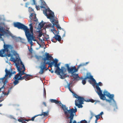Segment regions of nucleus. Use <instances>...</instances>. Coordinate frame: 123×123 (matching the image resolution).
Here are the masks:
<instances>
[{"instance_id":"obj_26","label":"nucleus","mask_w":123,"mask_h":123,"mask_svg":"<svg viewBox=\"0 0 123 123\" xmlns=\"http://www.w3.org/2000/svg\"><path fill=\"white\" fill-rule=\"evenodd\" d=\"M12 87L11 86L9 88V90L8 91L7 93H5L4 92H3V93L4 95H7L8 94L9 92L11 90V89L12 88Z\"/></svg>"},{"instance_id":"obj_17","label":"nucleus","mask_w":123,"mask_h":123,"mask_svg":"<svg viewBox=\"0 0 123 123\" xmlns=\"http://www.w3.org/2000/svg\"><path fill=\"white\" fill-rule=\"evenodd\" d=\"M29 17L31 20H33L34 21H35L36 22L38 21L37 19H36V15L34 13H31Z\"/></svg>"},{"instance_id":"obj_15","label":"nucleus","mask_w":123,"mask_h":123,"mask_svg":"<svg viewBox=\"0 0 123 123\" xmlns=\"http://www.w3.org/2000/svg\"><path fill=\"white\" fill-rule=\"evenodd\" d=\"M96 92L98 94L99 96L100 99L103 100H105L106 99L105 97V95L102 93V92L101 90L96 91Z\"/></svg>"},{"instance_id":"obj_22","label":"nucleus","mask_w":123,"mask_h":123,"mask_svg":"<svg viewBox=\"0 0 123 123\" xmlns=\"http://www.w3.org/2000/svg\"><path fill=\"white\" fill-rule=\"evenodd\" d=\"M72 76L73 77V78L74 79H77V78H79V77L78 76V74H72Z\"/></svg>"},{"instance_id":"obj_54","label":"nucleus","mask_w":123,"mask_h":123,"mask_svg":"<svg viewBox=\"0 0 123 123\" xmlns=\"http://www.w3.org/2000/svg\"><path fill=\"white\" fill-rule=\"evenodd\" d=\"M2 105V104H0V106H1Z\"/></svg>"},{"instance_id":"obj_57","label":"nucleus","mask_w":123,"mask_h":123,"mask_svg":"<svg viewBox=\"0 0 123 123\" xmlns=\"http://www.w3.org/2000/svg\"><path fill=\"white\" fill-rule=\"evenodd\" d=\"M27 123L26 122H24V123Z\"/></svg>"},{"instance_id":"obj_14","label":"nucleus","mask_w":123,"mask_h":123,"mask_svg":"<svg viewBox=\"0 0 123 123\" xmlns=\"http://www.w3.org/2000/svg\"><path fill=\"white\" fill-rule=\"evenodd\" d=\"M107 97H108L110 99H106V101L107 102H108L109 103H110L111 102V101L112 100L114 103H115V102L113 98L114 97V95L113 94H111L110 93L109 95H107Z\"/></svg>"},{"instance_id":"obj_46","label":"nucleus","mask_w":123,"mask_h":123,"mask_svg":"<svg viewBox=\"0 0 123 123\" xmlns=\"http://www.w3.org/2000/svg\"><path fill=\"white\" fill-rule=\"evenodd\" d=\"M24 120V121H27V122H28L29 121H31L30 119H25V120Z\"/></svg>"},{"instance_id":"obj_33","label":"nucleus","mask_w":123,"mask_h":123,"mask_svg":"<svg viewBox=\"0 0 123 123\" xmlns=\"http://www.w3.org/2000/svg\"><path fill=\"white\" fill-rule=\"evenodd\" d=\"M39 116L38 115H37L35 116L34 117H33L31 119H30L31 121H34V118L35 117H36L37 116Z\"/></svg>"},{"instance_id":"obj_35","label":"nucleus","mask_w":123,"mask_h":123,"mask_svg":"<svg viewBox=\"0 0 123 123\" xmlns=\"http://www.w3.org/2000/svg\"><path fill=\"white\" fill-rule=\"evenodd\" d=\"M87 121L85 120H82L80 122H78V123H87Z\"/></svg>"},{"instance_id":"obj_50","label":"nucleus","mask_w":123,"mask_h":123,"mask_svg":"<svg viewBox=\"0 0 123 123\" xmlns=\"http://www.w3.org/2000/svg\"><path fill=\"white\" fill-rule=\"evenodd\" d=\"M55 20L54 19H53L52 20V23H53L54 22V21Z\"/></svg>"},{"instance_id":"obj_10","label":"nucleus","mask_w":123,"mask_h":123,"mask_svg":"<svg viewBox=\"0 0 123 123\" xmlns=\"http://www.w3.org/2000/svg\"><path fill=\"white\" fill-rule=\"evenodd\" d=\"M51 31L54 34H55V36L53 37V38L51 39V41L54 43H56L58 41L59 42L61 41V38L60 36L57 34H55L54 33V31L55 33H56L57 31L55 30L54 28H53Z\"/></svg>"},{"instance_id":"obj_53","label":"nucleus","mask_w":123,"mask_h":123,"mask_svg":"<svg viewBox=\"0 0 123 123\" xmlns=\"http://www.w3.org/2000/svg\"><path fill=\"white\" fill-rule=\"evenodd\" d=\"M3 100H0V103L2 101H3Z\"/></svg>"},{"instance_id":"obj_20","label":"nucleus","mask_w":123,"mask_h":123,"mask_svg":"<svg viewBox=\"0 0 123 123\" xmlns=\"http://www.w3.org/2000/svg\"><path fill=\"white\" fill-rule=\"evenodd\" d=\"M84 78L86 80L88 79H90L93 83H95L96 82V80L94 79L93 76L91 75H89L88 76H86Z\"/></svg>"},{"instance_id":"obj_39","label":"nucleus","mask_w":123,"mask_h":123,"mask_svg":"<svg viewBox=\"0 0 123 123\" xmlns=\"http://www.w3.org/2000/svg\"><path fill=\"white\" fill-rule=\"evenodd\" d=\"M36 8L37 10H39L40 9V8L38 6H37V5H36Z\"/></svg>"},{"instance_id":"obj_16","label":"nucleus","mask_w":123,"mask_h":123,"mask_svg":"<svg viewBox=\"0 0 123 123\" xmlns=\"http://www.w3.org/2000/svg\"><path fill=\"white\" fill-rule=\"evenodd\" d=\"M69 73H71L72 74L74 73L77 72V70H76V67L75 66L70 68L68 70Z\"/></svg>"},{"instance_id":"obj_34","label":"nucleus","mask_w":123,"mask_h":123,"mask_svg":"<svg viewBox=\"0 0 123 123\" xmlns=\"http://www.w3.org/2000/svg\"><path fill=\"white\" fill-rule=\"evenodd\" d=\"M29 11L30 12H33L34 10L32 8L30 7H29Z\"/></svg>"},{"instance_id":"obj_5","label":"nucleus","mask_w":123,"mask_h":123,"mask_svg":"<svg viewBox=\"0 0 123 123\" xmlns=\"http://www.w3.org/2000/svg\"><path fill=\"white\" fill-rule=\"evenodd\" d=\"M5 71L6 72V74L5 75V76L2 78V81L3 83H4V84L0 88V92H1V89L4 88L5 85V84H6L7 82V79L8 78H7L8 76H9V78H10L12 74H14L16 73V71H13L12 69V68H11L10 70H8L6 68L5 69Z\"/></svg>"},{"instance_id":"obj_31","label":"nucleus","mask_w":123,"mask_h":123,"mask_svg":"<svg viewBox=\"0 0 123 123\" xmlns=\"http://www.w3.org/2000/svg\"><path fill=\"white\" fill-rule=\"evenodd\" d=\"M82 82L83 85H85L86 82V80L84 78L82 80Z\"/></svg>"},{"instance_id":"obj_37","label":"nucleus","mask_w":123,"mask_h":123,"mask_svg":"<svg viewBox=\"0 0 123 123\" xmlns=\"http://www.w3.org/2000/svg\"><path fill=\"white\" fill-rule=\"evenodd\" d=\"M65 66L67 67L68 71L70 68L69 67V65L68 64H66L65 65Z\"/></svg>"},{"instance_id":"obj_24","label":"nucleus","mask_w":123,"mask_h":123,"mask_svg":"<svg viewBox=\"0 0 123 123\" xmlns=\"http://www.w3.org/2000/svg\"><path fill=\"white\" fill-rule=\"evenodd\" d=\"M28 42L29 43L31 44V47H30V49H29V47H28V49H29V52L31 54V53H32V52L33 51V49L31 47V46L33 45V42H32V45H31V43L30 42H29L28 40Z\"/></svg>"},{"instance_id":"obj_18","label":"nucleus","mask_w":123,"mask_h":123,"mask_svg":"<svg viewBox=\"0 0 123 123\" xmlns=\"http://www.w3.org/2000/svg\"><path fill=\"white\" fill-rule=\"evenodd\" d=\"M94 83V85L95 84L96 85V88L97 89V91H99L101 90L100 88L99 87V86H102L103 85V84L101 82H99L98 83H97L96 82L95 83Z\"/></svg>"},{"instance_id":"obj_7","label":"nucleus","mask_w":123,"mask_h":123,"mask_svg":"<svg viewBox=\"0 0 123 123\" xmlns=\"http://www.w3.org/2000/svg\"><path fill=\"white\" fill-rule=\"evenodd\" d=\"M47 64H48L49 65L47 69H48V68L49 67H50L51 68V69H52V65L53 64V60L52 62H47L45 63H44V62H41L40 66V69L39 72V73L40 74H43L44 72V70L45 69L46 70H47L46 67V65Z\"/></svg>"},{"instance_id":"obj_30","label":"nucleus","mask_w":123,"mask_h":123,"mask_svg":"<svg viewBox=\"0 0 123 123\" xmlns=\"http://www.w3.org/2000/svg\"><path fill=\"white\" fill-rule=\"evenodd\" d=\"M55 26L58 29H59L60 30H61V27L60 26V25H59L58 24H55Z\"/></svg>"},{"instance_id":"obj_56","label":"nucleus","mask_w":123,"mask_h":123,"mask_svg":"<svg viewBox=\"0 0 123 123\" xmlns=\"http://www.w3.org/2000/svg\"><path fill=\"white\" fill-rule=\"evenodd\" d=\"M37 42V43H38V44L39 45H40V44L39 43H38Z\"/></svg>"},{"instance_id":"obj_58","label":"nucleus","mask_w":123,"mask_h":123,"mask_svg":"<svg viewBox=\"0 0 123 123\" xmlns=\"http://www.w3.org/2000/svg\"><path fill=\"white\" fill-rule=\"evenodd\" d=\"M27 0H24V1H26Z\"/></svg>"},{"instance_id":"obj_8","label":"nucleus","mask_w":123,"mask_h":123,"mask_svg":"<svg viewBox=\"0 0 123 123\" xmlns=\"http://www.w3.org/2000/svg\"><path fill=\"white\" fill-rule=\"evenodd\" d=\"M16 66L19 73L15 75L14 78L16 79H17L18 80V79L19 78L22 77V75L26 74L24 72L25 69V68H20L17 64H16Z\"/></svg>"},{"instance_id":"obj_42","label":"nucleus","mask_w":123,"mask_h":123,"mask_svg":"<svg viewBox=\"0 0 123 123\" xmlns=\"http://www.w3.org/2000/svg\"><path fill=\"white\" fill-rule=\"evenodd\" d=\"M44 95L46 96V92L45 89V88H44Z\"/></svg>"},{"instance_id":"obj_19","label":"nucleus","mask_w":123,"mask_h":123,"mask_svg":"<svg viewBox=\"0 0 123 123\" xmlns=\"http://www.w3.org/2000/svg\"><path fill=\"white\" fill-rule=\"evenodd\" d=\"M41 2V6H40V7L41 10H42V9L43 8L45 9L47 5L45 2L43 0H40Z\"/></svg>"},{"instance_id":"obj_44","label":"nucleus","mask_w":123,"mask_h":123,"mask_svg":"<svg viewBox=\"0 0 123 123\" xmlns=\"http://www.w3.org/2000/svg\"><path fill=\"white\" fill-rule=\"evenodd\" d=\"M33 4L36 5V3L35 1V0H33Z\"/></svg>"},{"instance_id":"obj_51","label":"nucleus","mask_w":123,"mask_h":123,"mask_svg":"<svg viewBox=\"0 0 123 123\" xmlns=\"http://www.w3.org/2000/svg\"><path fill=\"white\" fill-rule=\"evenodd\" d=\"M43 104L44 105H45V106H46V103L45 102H43Z\"/></svg>"},{"instance_id":"obj_1","label":"nucleus","mask_w":123,"mask_h":123,"mask_svg":"<svg viewBox=\"0 0 123 123\" xmlns=\"http://www.w3.org/2000/svg\"><path fill=\"white\" fill-rule=\"evenodd\" d=\"M4 48L0 50V57H4L7 56L8 57H11L10 60L11 61L19 63L20 61V64L22 66L21 68H25L22 61L18 58V54L14 50L12 45L4 44Z\"/></svg>"},{"instance_id":"obj_48","label":"nucleus","mask_w":123,"mask_h":123,"mask_svg":"<svg viewBox=\"0 0 123 123\" xmlns=\"http://www.w3.org/2000/svg\"><path fill=\"white\" fill-rule=\"evenodd\" d=\"M28 5V4L27 3H26L25 5V6L26 7H27V5Z\"/></svg>"},{"instance_id":"obj_40","label":"nucleus","mask_w":123,"mask_h":123,"mask_svg":"<svg viewBox=\"0 0 123 123\" xmlns=\"http://www.w3.org/2000/svg\"><path fill=\"white\" fill-rule=\"evenodd\" d=\"M80 67H82L86 65V64H85V63H82L81 64H80L79 65Z\"/></svg>"},{"instance_id":"obj_32","label":"nucleus","mask_w":123,"mask_h":123,"mask_svg":"<svg viewBox=\"0 0 123 123\" xmlns=\"http://www.w3.org/2000/svg\"><path fill=\"white\" fill-rule=\"evenodd\" d=\"M70 84L69 83H68V88L69 90L72 92H73L72 91L71 89H70Z\"/></svg>"},{"instance_id":"obj_13","label":"nucleus","mask_w":123,"mask_h":123,"mask_svg":"<svg viewBox=\"0 0 123 123\" xmlns=\"http://www.w3.org/2000/svg\"><path fill=\"white\" fill-rule=\"evenodd\" d=\"M31 75L26 74L25 75L22 76V77L19 78L18 79V80H22L25 79L26 81L28 80L31 79Z\"/></svg>"},{"instance_id":"obj_21","label":"nucleus","mask_w":123,"mask_h":123,"mask_svg":"<svg viewBox=\"0 0 123 123\" xmlns=\"http://www.w3.org/2000/svg\"><path fill=\"white\" fill-rule=\"evenodd\" d=\"M45 23H43V21L42 20L38 25V26L40 28H42L43 26L45 25Z\"/></svg>"},{"instance_id":"obj_3","label":"nucleus","mask_w":123,"mask_h":123,"mask_svg":"<svg viewBox=\"0 0 123 123\" xmlns=\"http://www.w3.org/2000/svg\"><path fill=\"white\" fill-rule=\"evenodd\" d=\"M53 64H54V66L56 67V69L55 71V73L58 75L60 76L61 79H64L67 77H69V75L66 76L67 73L66 72L67 69L64 67H62L60 69L59 67L60 64H58V60L56 59L53 60Z\"/></svg>"},{"instance_id":"obj_28","label":"nucleus","mask_w":123,"mask_h":123,"mask_svg":"<svg viewBox=\"0 0 123 123\" xmlns=\"http://www.w3.org/2000/svg\"><path fill=\"white\" fill-rule=\"evenodd\" d=\"M95 116L96 118L95 120V123H97V120L98 119L100 118V116H99V115H95Z\"/></svg>"},{"instance_id":"obj_47","label":"nucleus","mask_w":123,"mask_h":123,"mask_svg":"<svg viewBox=\"0 0 123 123\" xmlns=\"http://www.w3.org/2000/svg\"><path fill=\"white\" fill-rule=\"evenodd\" d=\"M4 35V34L3 33H2L0 34V37Z\"/></svg>"},{"instance_id":"obj_41","label":"nucleus","mask_w":123,"mask_h":123,"mask_svg":"<svg viewBox=\"0 0 123 123\" xmlns=\"http://www.w3.org/2000/svg\"><path fill=\"white\" fill-rule=\"evenodd\" d=\"M80 67V66H79V65L77 67V68H76V70H77V71H78V69Z\"/></svg>"},{"instance_id":"obj_25","label":"nucleus","mask_w":123,"mask_h":123,"mask_svg":"<svg viewBox=\"0 0 123 123\" xmlns=\"http://www.w3.org/2000/svg\"><path fill=\"white\" fill-rule=\"evenodd\" d=\"M84 101H86L87 102H91L93 103L95 101V100L92 99H89L87 100H86L84 99Z\"/></svg>"},{"instance_id":"obj_6","label":"nucleus","mask_w":123,"mask_h":123,"mask_svg":"<svg viewBox=\"0 0 123 123\" xmlns=\"http://www.w3.org/2000/svg\"><path fill=\"white\" fill-rule=\"evenodd\" d=\"M74 96L75 98H77L75 101V105L79 108H82L83 106L82 105L83 104L84 98L82 97L79 96L76 93L74 94Z\"/></svg>"},{"instance_id":"obj_43","label":"nucleus","mask_w":123,"mask_h":123,"mask_svg":"<svg viewBox=\"0 0 123 123\" xmlns=\"http://www.w3.org/2000/svg\"><path fill=\"white\" fill-rule=\"evenodd\" d=\"M103 114V112H101V113H100V114L98 115H99L100 116V115H101Z\"/></svg>"},{"instance_id":"obj_49","label":"nucleus","mask_w":123,"mask_h":123,"mask_svg":"<svg viewBox=\"0 0 123 123\" xmlns=\"http://www.w3.org/2000/svg\"><path fill=\"white\" fill-rule=\"evenodd\" d=\"M49 71H50L51 73H53L54 72L53 70H49Z\"/></svg>"},{"instance_id":"obj_29","label":"nucleus","mask_w":123,"mask_h":123,"mask_svg":"<svg viewBox=\"0 0 123 123\" xmlns=\"http://www.w3.org/2000/svg\"><path fill=\"white\" fill-rule=\"evenodd\" d=\"M104 94L107 97V95H109L110 93L108 92L107 91H105L104 92Z\"/></svg>"},{"instance_id":"obj_23","label":"nucleus","mask_w":123,"mask_h":123,"mask_svg":"<svg viewBox=\"0 0 123 123\" xmlns=\"http://www.w3.org/2000/svg\"><path fill=\"white\" fill-rule=\"evenodd\" d=\"M48 112H43L42 113L40 114H38V116H42L43 115L44 116H48Z\"/></svg>"},{"instance_id":"obj_11","label":"nucleus","mask_w":123,"mask_h":123,"mask_svg":"<svg viewBox=\"0 0 123 123\" xmlns=\"http://www.w3.org/2000/svg\"><path fill=\"white\" fill-rule=\"evenodd\" d=\"M50 101L51 103H55L58 105L61 106V108L64 110V112L65 111H66V110H67V109H68V107H66L65 105H64L62 104L60 101H59L55 99H50Z\"/></svg>"},{"instance_id":"obj_55","label":"nucleus","mask_w":123,"mask_h":123,"mask_svg":"<svg viewBox=\"0 0 123 123\" xmlns=\"http://www.w3.org/2000/svg\"><path fill=\"white\" fill-rule=\"evenodd\" d=\"M56 23H58V22H57V21H56Z\"/></svg>"},{"instance_id":"obj_36","label":"nucleus","mask_w":123,"mask_h":123,"mask_svg":"<svg viewBox=\"0 0 123 123\" xmlns=\"http://www.w3.org/2000/svg\"><path fill=\"white\" fill-rule=\"evenodd\" d=\"M3 31V27L0 26V32H2Z\"/></svg>"},{"instance_id":"obj_60","label":"nucleus","mask_w":123,"mask_h":123,"mask_svg":"<svg viewBox=\"0 0 123 123\" xmlns=\"http://www.w3.org/2000/svg\"><path fill=\"white\" fill-rule=\"evenodd\" d=\"M90 83H91V81H90Z\"/></svg>"},{"instance_id":"obj_2","label":"nucleus","mask_w":123,"mask_h":123,"mask_svg":"<svg viewBox=\"0 0 123 123\" xmlns=\"http://www.w3.org/2000/svg\"><path fill=\"white\" fill-rule=\"evenodd\" d=\"M32 23H31L29 25L30 27V31L27 27L24 25L19 22H17L14 23V26L19 29L23 30L25 33V34L28 40L30 42L31 45H32V41H37L35 39V37L33 36V28L32 26Z\"/></svg>"},{"instance_id":"obj_27","label":"nucleus","mask_w":123,"mask_h":123,"mask_svg":"<svg viewBox=\"0 0 123 123\" xmlns=\"http://www.w3.org/2000/svg\"><path fill=\"white\" fill-rule=\"evenodd\" d=\"M15 79V80L13 82V84H14V85H16L19 82L18 80H18L17 79Z\"/></svg>"},{"instance_id":"obj_52","label":"nucleus","mask_w":123,"mask_h":123,"mask_svg":"<svg viewBox=\"0 0 123 123\" xmlns=\"http://www.w3.org/2000/svg\"><path fill=\"white\" fill-rule=\"evenodd\" d=\"M88 62H86V64H86V65L88 63Z\"/></svg>"},{"instance_id":"obj_59","label":"nucleus","mask_w":123,"mask_h":123,"mask_svg":"<svg viewBox=\"0 0 123 123\" xmlns=\"http://www.w3.org/2000/svg\"><path fill=\"white\" fill-rule=\"evenodd\" d=\"M92 117H91L90 118H91H91H92Z\"/></svg>"},{"instance_id":"obj_12","label":"nucleus","mask_w":123,"mask_h":123,"mask_svg":"<svg viewBox=\"0 0 123 123\" xmlns=\"http://www.w3.org/2000/svg\"><path fill=\"white\" fill-rule=\"evenodd\" d=\"M53 59V57L51 55H50L49 53H46V57L43 58V60L44 61L43 62L46 63V60L48 61L49 62H50Z\"/></svg>"},{"instance_id":"obj_4","label":"nucleus","mask_w":123,"mask_h":123,"mask_svg":"<svg viewBox=\"0 0 123 123\" xmlns=\"http://www.w3.org/2000/svg\"><path fill=\"white\" fill-rule=\"evenodd\" d=\"M74 109L73 108L65 111L64 112L65 114L66 117L68 119L70 118V122L69 123H76V121L74 120L72 123V120H73L74 117V113H75L77 111V109L75 107H74Z\"/></svg>"},{"instance_id":"obj_38","label":"nucleus","mask_w":123,"mask_h":123,"mask_svg":"<svg viewBox=\"0 0 123 123\" xmlns=\"http://www.w3.org/2000/svg\"><path fill=\"white\" fill-rule=\"evenodd\" d=\"M24 120L22 119H21L20 118L18 119V121L19 122H21L22 123H24V122H23V120Z\"/></svg>"},{"instance_id":"obj_9","label":"nucleus","mask_w":123,"mask_h":123,"mask_svg":"<svg viewBox=\"0 0 123 123\" xmlns=\"http://www.w3.org/2000/svg\"><path fill=\"white\" fill-rule=\"evenodd\" d=\"M45 10H43V13L48 19H53L54 18V12H53L49 8L45 9Z\"/></svg>"},{"instance_id":"obj_45","label":"nucleus","mask_w":123,"mask_h":123,"mask_svg":"<svg viewBox=\"0 0 123 123\" xmlns=\"http://www.w3.org/2000/svg\"><path fill=\"white\" fill-rule=\"evenodd\" d=\"M42 34L40 33H39L38 35V37H41L42 36Z\"/></svg>"}]
</instances>
